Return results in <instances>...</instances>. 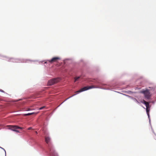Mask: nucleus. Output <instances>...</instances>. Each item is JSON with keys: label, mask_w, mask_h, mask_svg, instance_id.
<instances>
[{"label": "nucleus", "mask_w": 156, "mask_h": 156, "mask_svg": "<svg viewBox=\"0 0 156 156\" xmlns=\"http://www.w3.org/2000/svg\"><path fill=\"white\" fill-rule=\"evenodd\" d=\"M30 110H31V109L30 108H27V111H30Z\"/></svg>", "instance_id": "nucleus-14"}, {"label": "nucleus", "mask_w": 156, "mask_h": 156, "mask_svg": "<svg viewBox=\"0 0 156 156\" xmlns=\"http://www.w3.org/2000/svg\"><path fill=\"white\" fill-rule=\"evenodd\" d=\"M80 77H76L75 78V82H76V81H77L80 78Z\"/></svg>", "instance_id": "nucleus-10"}, {"label": "nucleus", "mask_w": 156, "mask_h": 156, "mask_svg": "<svg viewBox=\"0 0 156 156\" xmlns=\"http://www.w3.org/2000/svg\"><path fill=\"white\" fill-rule=\"evenodd\" d=\"M76 94H74V95H73L72 96H71V97H69V98H71V97H72L73 96H74L75 95H76Z\"/></svg>", "instance_id": "nucleus-15"}, {"label": "nucleus", "mask_w": 156, "mask_h": 156, "mask_svg": "<svg viewBox=\"0 0 156 156\" xmlns=\"http://www.w3.org/2000/svg\"><path fill=\"white\" fill-rule=\"evenodd\" d=\"M45 141L46 143L49 144L50 143L51 139L48 136L45 137ZM48 149L49 154L51 156H58V154L55 152L53 147L51 145H48Z\"/></svg>", "instance_id": "nucleus-1"}, {"label": "nucleus", "mask_w": 156, "mask_h": 156, "mask_svg": "<svg viewBox=\"0 0 156 156\" xmlns=\"http://www.w3.org/2000/svg\"><path fill=\"white\" fill-rule=\"evenodd\" d=\"M45 107V106H43V107H41V108H39V110H42V109H43Z\"/></svg>", "instance_id": "nucleus-11"}, {"label": "nucleus", "mask_w": 156, "mask_h": 156, "mask_svg": "<svg viewBox=\"0 0 156 156\" xmlns=\"http://www.w3.org/2000/svg\"><path fill=\"white\" fill-rule=\"evenodd\" d=\"M143 103L146 106H147L149 105V103L148 102H147L145 100L143 101Z\"/></svg>", "instance_id": "nucleus-8"}, {"label": "nucleus", "mask_w": 156, "mask_h": 156, "mask_svg": "<svg viewBox=\"0 0 156 156\" xmlns=\"http://www.w3.org/2000/svg\"><path fill=\"white\" fill-rule=\"evenodd\" d=\"M140 93L143 94L144 95L145 97L149 99L150 98L151 96V93L150 90H148L147 89L145 90H143L140 92Z\"/></svg>", "instance_id": "nucleus-2"}, {"label": "nucleus", "mask_w": 156, "mask_h": 156, "mask_svg": "<svg viewBox=\"0 0 156 156\" xmlns=\"http://www.w3.org/2000/svg\"><path fill=\"white\" fill-rule=\"evenodd\" d=\"M34 114V112L30 113H27V114H25L24 115H25V116L29 115H32V114Z\"/></svg>", "instance_id": "nucleus-9"}, {"label": "nucleus", "mask_w": 156, "mask_h": 156, "mask_svg": "<svg viewBox=\"0 0 156 156\" xmlns=\"http://www.w3.org/2000/svg\"><path fill=\"white\" fill-rule=\"evenodd\" d=\"M60 59L59 57H55L52 58L51 60H48V61L50 63L56 62L58 60Z\"/></svg>", "instance_id": "nucleus-6"}, {"label": "nucleus", "mask_w": 156, "mask_h": 156, "mask_svg": "<svg viewBox=\"0 0 156 156\" xmlns=\"http://www.w3.org/2000/svg\"><path fill=\"white\" fill-rule=\"evenodd\" d=\"M0 91L2 92H4V91L2 89H0Z\"/></svg>", "instance_id": "nucleus-13"}, {"label": "nucleus", "mask_w": 156, "mask_h": 156, "mask_svg": "<svg viewBox=\"0 0 156 156\" xmlns=\"http://www.w3.org/2000/svg\"><path fill=\"white\" fill-rule=\"evenodd\" d=\"M32 129V128L31 127H29L28 129V130H30V129Z\"/></svg>", "instance_id": "nucleus-12"}, {"label": "nucleus", "mask_w": 156, "mask_h": 156, "mask_svg": "<svg viewBox=\"0 0 156 156\" xmlns=\"http://www.w3.org/2000/svg\"><path fill=\"white\" fill-rule=\"evenodd\" d=\"M95 87H94V86H93V85L91 86H90L85 87H84L81 89L79 90H78L77 91L75 92V93H79L82 92V91L87 90L88 89L93 88H94Z\"/></svg>", "instance_id": "nucleus-4"}, {"label": "nucleus", "mask_w": 156, "mask_h": 156, "mask_svg": "<svg viewBox=\"0 0 156 156\" xmlns=\"http://www.w3.org/2000/svg\"><path fill=\"white\" fill-rule=\"evenodd\" d=\"M8 129H10L12 131L16 132L17 133H19L20 131L17 130L18 129H23V127H19L17 126H12V125H9L8 126Z\"/></svg>", "instance_id": "nucleus-3"}, {"label": "nucleus", "mask_w": 156, "mask_h": 156, "mask_svg": "<svg viewBox=\"0 0 156 156\" xmlns=\"http://www.w3.org/2000/svg\"><path fill=\"white\" fill-rule=\"evenodd\" d=\"M35 133H36V134H37V131H35Z\"/></svg>", "instance_id": "nucleus-16"}, {"label": "nucleus", "mask_w": 156, "mask_h": 156, "mask_svg": "<svg viewBox=\"0 0 156 156\" xmlns=\"http://www.w3.org/2000/svg\"><path fill=\"white\" fill-rule=\"evenodd\" d=\"M59 80V78H55L49 80L48 82V85L50 86L57 83Z\"/></svg>", "instance_id": "nucleus-5"}, {"label": "nucleus", "mask_w": 156, "mask_h": 156, "mask_svg": "<svg viewBox=\"0 0 156 156\" xmlns=\"http://www.w3.org/2000/svg\"><path fill=\"white\" fill-rule=\"evenodd\" d=\"M146 110L147 113V114L148 116L149 117V112L150 108L149 105H148V106H146Z\"/></svg>", "instance_id": "nucleus-7"}]
</instances>
